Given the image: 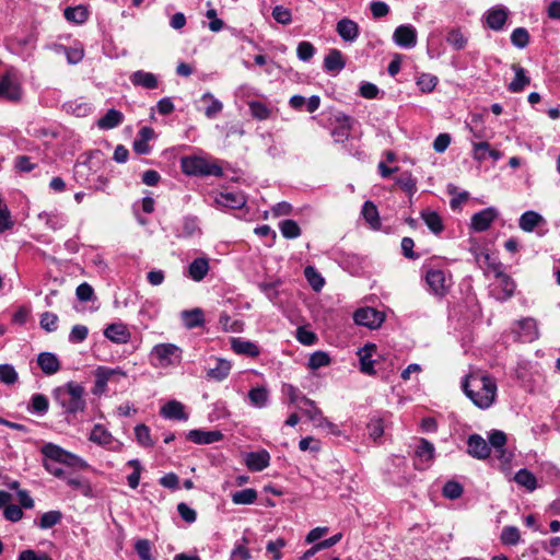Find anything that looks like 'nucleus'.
I'll list each match as a JSON object with an SVG mask.
<instances>
[{"label":"nucleus","instance_id":"obj_1","mask_svg":"<svg viewBox=\"0 0 560 560\" xmlns=\"http://www.w3.org/2000/svg\"><path fill=\"white\" fill-rule=\"evenodd\" d=\"M467 397L479 408H489L497 396L495 381L489 375L472 373L463 383Z\"/></svg>","mask_w":560,"mask_h":560},{"label":"nucleus","instance_id":"obj_2","mask_svg":"<svg viewBox=\"0 0 560 560\" xmlns=\"http://www.w3.org/2000/svg\"><path fill=\"white\" fill-rule=\"evenodd\" d=\"M42 454L45 456L43 462L44 468L52 476L63 480H66L68 475L61 467L57 466L56 463L65 464L70 467H79L82 469L89 467L84 459L54 443H46L42 447Z\"/></svg>","mask_w":560,"mask_h":560},{"label":"nucleus","instance_id":"obj_3","mask_svg":"<svg viewBox=\"0 0 560 560\" xmlns=\"http://www.w3.org/2000/svg\"><path fill=\"white\" fill-rule=\"evenodd\" d=\"M84 387L75 382H68L54 389L52 397L66 415H77L86 407Z\"/></svg>","mask_w":560,"mask_h":560},{"label":"nucleus","instance_id":"obj_4","mask_svg":"<svg viewBox=\"0 0 560 560\" xmlns=\"http://www.w3.org/2000/svg\"><path fill=\"white\" fill-rule=\"evenodd\" d=\"M180 167L184 174L189 176H215L223 175L222 167L217 160L205 156H183L180 159Z\"/></svg>","mask_w":560,"mask_h":560},{"label":"nucleus","instance_id":"obj_5","mask_svg":"<svg viewBox=\"0 0 560 560\" xmlns=\"http://www.w3.org/2000/svg\"><path fill=\"white\" fill-rule=\"evenodd\" d=\"M182 360V349L174 343L155 345L150 352L151 364L166 369L176 365Z\"/></svg>","mask_w":560,"mask_h":560},{"label":"nucleus","instance_id":"obj_6","mask_svg":"<svg viewBox=\"0 0 560 560\" xmlns=\"http://www.w3.org/2000/svg\"><path fill=\"white\" fill-rule=\"evenodd\" d=\"M0 97L11 102L22 98L21 80L13 67H9L0 78Z\"/></svg>","mask_w":560,"mask_h":560},{"label":"nucleus","instance_id":"obj_7","mask_svg":"<svg viewBox=\"0 0 560 560\" xmlns=\"http://www.w3.org/2000/svg\"><path fill=\"white\" fill-rule=\"evenodd\" d=\"M495 281L490 285L491 295L501 302L511 299L515 292L516 284L513 279L501 270L500 266L493 268Z\"/></svg>","mask_w":560,"mask_h":560},{"label":"nucleus","instance_id":"obj_8","mask_svg":"<svg viewBox=\"0 0 560 560\" xmlns=\"http://www.w3.org/2000/svg\"><path fill=\"white\" fill-rule=\"evenodd\" d=\"M425 282L432 293L442 296L451 287V277L443 269L428 267L425 269Z\"/></svg>","mask_w":560,"mask_h":560},{"label":"nucleus","instance_id":"obj_9","mask_svg":"<svg viewBox=\"0 0 560 560\" xmlns=\"http://www.w3.org/2000/svg\"><path fill=\"white\" fill-rule=\"evenodd\" d=\"M511 332L514 335V340L521 342H533L539 337L537 323L530 317L515 322Z\"/></svg>","mask_w":560,"mask_h":560},{"label":"nucleus","instance_id":"obj_10","mask_svg":"<svg viewBox=\"0 0 560 560\" xmlns=\"http://www.w3.org/2000/svg\"><path fill=\"white\" fill-rule=\"evenodd\" d=\"M384 314L373 307L359 308L353 315L355 324L370 329L378 328L384 322Z\"/></svg>","mask_w":560,"mask_h":560},{"label":"nucleus","instance_id":"obj_11","mask_svg":"<svg viewBox=\"0 0 560 560\" xmlns=\"http://www.w3.org/2000/svg\"><path fill=\"white\" fill-rule=\"evenodd\" d=\"M434 445L425 439H420L415 452V467L419 470L428 469L434 459Z\"/></svg>","mask_w":560,"mask_h":560},{"label":"nucleus","instance_id":"obj_12","mask_svg":"<svg viewBox=\"0 0 560 560\" xmlns=\"http://www.w3.org/2000/svg\"><path fill=\"white\" fill-rule=\"evenodd\" d=\"M394 43L402 48H413L417 45V31L410 25H399L393 34Z\"/></svg>","mask_w":560,"mask_h":560},{"label":"nucleus","instance_id":"obj_13","mask_svg":"<svg viewBox=\"0 0 560 560\" xmlns=\"http://www.w3.org/2000/svg\"><path fill=\"white\" fill-rule=\"evenodd\" d=\"M497 217L498 211L495 208H486L471 217L470 226L476 232L487 231L491 226Z\"/></svg>","mask_w":560,"mask_h":560},{"label":"nucleus","instance_id":"obj_14","mask_svg":"<svg viewBox=\"0 0 560 560\" xmlns=\"http://www.w3.org/2000/svg\"><path fill=\"white\" fill-rule=\"evenodd\" d=\"M468 454L477 459H486L491 453V447L479 434H471L467 440Z\"/></svg>","mask_w":560,"mask_h":560},{"label":"nucleus","instance_id":"obj_15","mask_svg":"<svg viewBox=\"0 0 560 560\" xmlns=\"http://www.w3.org/2000/svg\"><path fill=\"white\" fill-rule=\"evenodd\" d=\"M509 10L503 5L489 9L486 13L487 25L493 31H501L508 20Z\"/></svg>","mask_w":560,"mask_h":560},{"label":"nucleus","instance_id":"obj_16","mask_svg":"<svg viewBox=\"0 0 560 560\" xmlns=\"http://www.w3.org/2000/svg\"><path fill=\"white\" fill-rule=\"evenodd\" d=\"M187 439L195 444H212L223 439V434L219 430L206 431L201 429H194L187 433Z\"/></svg>","mask_w":560,"mask_h":560},{"label":"nucleus","instance_id":"obj_17","mask_svg":"<svg viewBox=\"0 0 560 560\" xmlns=\"http://www.w3.org/2000/svg\"><path fill=\"white\" fill-rule=\"evenodd\" d=\"M270 464V455L266 450L249 452L245 455V465L252 471H261Z\"/></svg>","mask_w":560,"mask_h":560},{"label":"nucleus","instance_id":"obj_18","mask_svg":"<svg viewBox=\"0 0 560 560\" xmlns=\"http://www.w3.org/2000/svg\"><path fill=\"white\" fill-rule=\"evenodd\" d=\"M375 352L376 346L373 343H368L358 350L360 371L362 373L368 375H374L376 373L374 370V360H372V357Z\"/></svg>","mask_w":560,"mask_h":560},{"label":"nucleus","instance_id":"obj_19","mask_svg":"<svg viewBox=\"0 0 560 560\" xmlns=\"http://www.w3.org/2000/svg\"><path fill=\"white\" fill-rule=\"evenodd\" d=\"M336 32L345 40L353 43L359 37V25L351 19L343 18L337 22Z\"/></svg>","mask_w":560,"mask_h":560},{"label":"nucleus","instance_id":"obj_20","mask_svg":"<svg viewBox=\"0 0 560 560\" xmlns=\"http://www.w3.org/2000/svg\"><path fill=\"white\" fill-rule=\"evenodd\" d=\"M116 375L122 376V377L126 376L125 372H122L119 369H109V368L100 366L95 373L96 380H95L94 393L95 394L103 393L106 388L107 383L109 381H112L114 378V376H116Z\"/></svg>","mask_w":560,"mask_h":560},{"label":"nucleus","instance_id":"obj_21","mask_svg":"<svg viewBox=\"0 0 560 560\" xmlns=\"http://www.w3.org/2000/svg\"><path fill=\"white\" fill-rule=\"evenodd\" d=\"M546 220L538 212L529 210L524 212L518 220V226L522 231L530 233L536 228L545 224Z\"/></svg>","mask_w":560,"mask_h":560},{"label":"nucleus","instance_id":"obj_22","mask_svg":"<svg viewBox=\"0 0 560 560\" xmlns=\"http://www.w3.org/2000/svg\"><path fill=\"white\" fill-rule=\"evenodd\" d=\"M130 82L135 86H141L148 90H154L159 85V80L156 75L143 70H138L131 73Z\"/></svg>","mask_w":560,"mask_h":560},{"label":"nucleus","instance_id":"obj_23","mask_svg":"<svg viewBox=\"0 0 560 560\" xmlns=\"http://www.w3.org/2000/svg\"><path fill=\"white\" fill-rule=\"evenodd\" d=\"M299 409L313 422L315 427L322 421L324 415L322 410L310 398L302 396L299 402Z\"/></svg>","mask_w":560,"mask_h":560},{"label":"nucleus","instance_id":"obj_24","mask_svg":"<svg viewBox=\"0 0 560 560\" xmlns=\"http://www.w3.org/2000/svg\"><path fill=\"white\" fill-rule=\"evenodd\" d=\"M161 415L166 419L187 420L188 415L185 412V406L177 400H170L161 408Z\"/></svg>","mask_w":560,"mask_h":560},{"label":"nucleus","instance_id":"obj_25","mask_svg":"<svg viewBox=\"0 0 560 560\" xmlns=\"http://www.w3.org/2000/svg\"><path fill=\"white\" fill-rule=\"evenodd\" d=\"M104 336L113 342L126 343L130 334L124 324H110L104 330Z\"/></svg>","mask_w":560,"mask_h":560},{"label":"nucleus","instance_id":"obj_26","mask_svg":"<svg viewBox=\"0 0 560 560\" xmlns=\"http://www.w3.org/2000/svg\"><path fill=\"white\" fill-rule=\"evenodd\" d=\"M215 202L221 207L240 209L246 203V199L242 192H221Z\"/></svg>","mask_w":560,"mask_h":560},{"label":"nucleus","instance_id":"obj_27","mask_svg":"<svg viewBox=\"0 0 560 560\" xmlns=\"http://www.w3.org/2000/svg\"><path fill=\"white\" fill-rule=\"evenodd\" d=\"M231 347L235 353L252 358L258 357L260 353L259 347L256 343L242 338H233L231 340Z\"/></svg>","mask_w":560,"mask_h":560},{"label":"nucleus","instance_id":"obj_28","mask_svg":"<svg viewBox=\"0 0 560 560\" xmlns=\"http://www.w3.org/2000/svg\"><path fill=\"white\" fill-rule=\"evenodd\" d=\"M37 363L42 371L47 375L55 374L60 369L58 358L50 352H42L38 354Z\"/></svg>","mask_w":560,"mask_h":560},{"label":"nucleus","instance_id":"obj_29","mask_svg":"<svg viewBox=\"0 0 560 560\" xmlns=\"http://www.w3.org/2000/svg\"><path fill=\"white\" fill-rule=\"evenodd\" d=\"M231 362L225 359H215L213 368H210L207 372V376L217 382L225 380L231 372Z\"/></svg>","mask_w":560,"mask_h":560},{"label":"nucleus","instance_id":"obj_30","mask_svg":"<svg viewBox=\"0 0 560 560\" xmlns=\"http://www.w3.org/2000/svg\"><path fill=\"white\" fill-rule=\"evenodd\" d=\"M209 268L208 259L199 257L190 262L188 275L194 281H201L207 276Z\"/></svg>","mask_w":560,"mask_h":560},{"label":"nucleus","instance_id":"obj_31","mask_svg":"<svg viewBox=\"0 0 560 560\" xmlns=\"http://www.w3.org/2000/svg\"><path fill=\"white\" fill-rule=\"evenodd\" d=\"M124 120V115L117 109H108L107 113L97 120V127L103 130H109L119 126Z\"/></svg>","mask_w":560,"mask_h":560},{"label":"nucleus","instance_id":"obj_32","mask_svg":"<svg viewBox=\"0 0 560 560\" xmlns=\"http://www.w3.org/2000/svg\"><path fill=\"white\" fill-rule=\"evenodd\" d=\"M421 218L432 233L438 235L443 232V220L438 212L430 209H425L421 212Z\"/></svg>","mask_w":560,"mask_h":560},{"label":"nucleus","instance_id":"obj_33","mask_svg":"<svg viewBox=\"0 0 560 560\" xmlns=\"http://www.w3.org/2000/svg\"><path fill=\"white\" fill-rule=\"evenodd\" d=\"M345 66L342 54L338 49H331L324 59V68L327 72H340Z\"/></svg>","mask_w":560,"mask_h":560},{"label":"nucleus","instance_id":"obj_34","mask_svg":"<svg viewBox=\"0 0 560 560\" xmlns=\"http://www.w3.org/2000/svg\"><path fill=\"white\" fill-rule=\"evenodd\" d=\"M512 69L515 72V77L510 82L508 90L512 93L522 92L524 88L530 83V79L526 75L525 70L522 67L513 65Z\"/></svg>","mask_w":560,"mask_h":560},{"label":"nucleus","instance_id":"obj_35","mask_svg":"<svg viewBox=\"0 0 560 560\" xmlns=\"http://www.w3.org/2000/svg\"><path fill=\"white\" fill-rule=\"evenodd\" d=\"M361 214L366 223L373 229L378 230L381 228V220L377 207L372 201H365Z\"/></svg>","mask_w":560,"mask_h":560},{"label":"nucleus","instance_id":"obj_36","mask_svg":"<svg viewBox=\"0 0 560 560\" xmlns=\"http://www.w3.org/2000/svg\"><path fill=\"white\" fill-rule=\"evenodd\" d=\"M248 399L252 406L264 408L268 404L269 393L264 386L254 387L248 392Z\"/></svg>","mask_w":560,"mask_h":560},{"label":"nucleus","instance_id":"obj_37","mask_svg":"<svg viewBox=\"0 0 560 560\" xmlns=\"http://www.w3.org/2000/svg\"><path fill=\"white\" fill-rule=\"evenodd\" d=\"M182 319L187 328H196L203 325V312L200 308L182 312Z\"/></svg>","mask_w":560,"mask_h":560},{"label":"nucleus","instance_id":"obj_38","mask_svg":"<svg viewBox=\"0 0 560 560\" xmlns=\"http://www.w3.org/2000/svg\"><path fill=\"white\" fill-rule=\"evenodd\" d=\"M257 500V491L253 488L243 489L232 493V502L236 505H249Z\"/></svg>","mask_w":560,"mask_h":560},{"label":"nucleus","instance_id":"obj_39","mask_svg":"<svg viewBox=\"0 0 560 560\" xmlns=\"http://www.w3.org/2000/svg\"><path fill=\"white\" fill-rule=\"evenodd\" d=\"M514 480L517 485L526 488L528 491H534L537 488V479L533 472L527 469L518 470Z\"/></svg>","mask_w":560,"mask_h":560},{"label":"nucleus","instance_id":"obj_40","mask_svg":"<svg viewBox=\"0 0 560 560\" xmlns=\"http://www.w3.org/2000/svg\"><path fill=\"white\" fill-rule=\"evenodd\" d=\"M304 276L314 291L319 292L324 288L325 279L313 266L305 267Z\"/></svg>","mask_w":560,"mask_h":560},{"label":"nucleus","instance_id":"obj_41","mask_svg":"<svg viewBox=\"0 0 560 560\" xmlns=\"http://www.w3.org/2000/svg\"><path fill=\"white\" fill-rule=\"evenodd\" d=\"M66 20L70 22H74L77 24H82L88 20L89 12L85 7L78 5L74 8H67L63 12Z\"/></svg>","mask_w":560,"mask_h":560},{"label":"nucleus","instance_id":"obj_42","mask_svg":"<svg viewBox=\"0 0 560 560\" xmlns=\"http://www.w3.org/2000/svg\"><path fill=\"white\" fill-rule=\"evenodd\" d=\"M200 232L198 220L195 217H186L182 222V228L178 231L179 237H191Z\"/></svg>","mask_w":560,"mask_h":560},{"label":"nucleus","instance_id":"obj_43","mask_svg":"<svg viewBox=\"0 0 560 560\" xmlns=\"http://www.w3.org/2000/svg\"><path fill=\"white\" fill-rule=\"evenodd\" d=\"M90 440L100 445H109L113 442V436L103 425L95 424L91 431Z\"/></svg>","mask_w":560,"mask_h":560},{"label":"nucleus","instance_id":"obj_44","mask_svg":"<svg viewBox=\"0 0 560 560\" xmlns=\"http://www.w3.org/2000/svg\"><path fill=\"white\" fill-rule=\"evenodd\" d=\"M49 407L48 398L43 394H34L31 398L28 410L32 413L44 415Z\"/></svg>","mask_w":560,"mask_h":560},{"label":"nucleus","instance_id":"obj_45","mask_svg":"<svg viewBox=\"0 0 560 560\" xmlns=\"http://www.w3.org/2000/svg\"><path fill=\"white\" fill-rule=\"evenodd\" d=\"M61 520L62 513L60 511H49L40 516L37 525L42 529H49L60 523Z\"/></svg>","mask_w":560,"mask_h":560},{"label":"nucleus","instance_id":"obj_46","mask_svg":"<svg viewBox=\"0 0 560 560\" xmlns=\"http://www.w3.org/2000/svg\"><path fill=\"white\" fill-rule=\"evenodd\" d=\"M279 229L283 237L293 240L301 235L299 224L293 220H283L279 223Z\"/></svg>","mask_w":560,"mask_h":560},{"label":"nucleus","instance_id":"obj_47","mask_svg":"<svg viewBox=\"0 0 560 560\" xmlns=\"http://www.w3.org/2000/svg\"><path fill=\"white\" fill-rule=\"evenodd\" d=\"M521 538L520 530L515 526H505L502 532L500 539L503 545L515 546L518 544Z\"/></svg>","mask_w":560,"mask_h":560},{"label":"nucleus","instance_id":"obj_48","mask_svg":"<svg viewBox=\"0 0 560 560\" xmlns=\"http://www.w3.org/2000/svg\"><path fill=\"white\" fill-rule=\"evenodd\" d=\"M202 100L203 101H206V100L210 101L209 106L205 110V115L209 119H213L214 117H217V115H219L222 112V109H223L222 102L217 100L212 94H210V93L203 94L202 95Z\"/></svg>","mask_w":560,"mask_h":560},{"label":"nucleus","instance_id":"obj_49","mask_svg":"<svg viewBox=\"0 0 560 560\" xmlns=\"http://www.w3.org/2000/svg\"><path fill=\"white\" fill-rule=\"evenodd\" d=\"M396 184L409 195H412L417 190V180L408 172L401 173L396 178Z\"/></svg>","mask_w":560,"mask_h":560},{"label":"nucleus","instance_id":"obj_50","mask_svg":"<svg viewBox=\"0 0 560 560\" xmlns=\"http://www.w3.org/2000/svg\"><path fill=\"white\" fill-rule=\"evenodd\" d=\"M351 128V118L345 117L340 125L332 131V137L336 142H343L348 139Z\"/></svg>","mask_w":560,"mask_h":560},{"label":"nucleus","instance_id":"obj_51","mask_svg":"<svg viewBox=\"0 0 560 560\" xmlns=\"http://www.w3.org/2000/svg\"><path fill=\"white\" fill-rule=\"evenodd\" d=\"M66 482L71 488L79 490L85 497H90L92 493V488H91L90 483L84 479H81L79 477H72V476L68 475V477L66 478Z\"/></svg>","mask_w":560,"mask_h":560},{"label":"nucleus","instance_id":"obj_52","mask_svg":"<svg viewBox=\"0 0 560 560\" xmlns=\"http://www.w3.org/2000/svg\"><path fill=\"white\" fill-rule=\"evenodd\" d=\"M330 363L329 355L324 351L314 352L308 360V368L311 370H317L327 366Z\"/></svg>","mask_w":560,"mask_h":560},{"label":"nucleus","instance_id":"obj_53","mask_svg":"<svg viewBox=\"0 0 560 560\" xmlns=\"http://www.w3.org/2000/svg\"><path fill=\"white\" fill-rule=\"evenodd\" d=\"M248 107L253 117L265 120L270 116V109L261 102L253 101L248 103Z\"/></svg>","mask_w":560,"mask_h":560},{"label":"nucleus","instance_id":"obj_54","mask_svg":"<svg viewBox=\"0 0 560 560\" xmlns=\"http://www.w3.org/2000/svg\"><path fill=\"white\" fill-rule=\"evenodd\" d=\"M127 465L133 468V471L127 477L128 486L136 489L140 482L142 470L141 464L138 459H130Z\"/></svg>","mask_w":560,"mask_h":560},{"label":"nucleus","instance_id":"obj_55","mask_svg":"<svg viewBox=\"0 0 560 560\" xmlns=\"http://www.w3.org/2000/svg\"><path fill=\"white\" fill-rule=\"evenodd\" d=\"M135 549L141 560H155L152 555L151 542L148 539H139L135 544Z\"/></svg>","mask_w":560,"mask_h":560},{"label":"nucleus","instance_id":"obj_56","mask_svg":"<svg viewBox=\"0 0 560 560\" xmlns=\"http://www.w3.org/2000/svg\"><path fill=\"white\" fill-rule=\"evenodd\" d=\"M511 42L517 48H525L529 42V34L524 27H517L511 34Z\"/></svg>","mask_w":560,"mask_h":560},{"label":"nucleus","instance_id":"obj_57","mask_svg":"<svg viewBox=\"0 0 560 560\" xmlns=\"http://www.w3.org/2000/svg\"><path fill=\"white\" fill-rule=\"evenodd\" d=\"M446 42L456 50L465 48L467 38L458 30H452L447 36Z\"/></svg>","mask_w":560,"mask_h":560},{"label":"nucleus","instance_id":"obj_58","mask_svg":"<svg viewBox=\"0 0 560 560\" xmlns=\"http://www.w3.org/2000/svg\"><path fill=\"white\" fill-rule=\"evenodd\" d=\"M368 432L371 439L377 441L384 434V423L381 418H372L368 423Z\"/></svg>","mask_w":560,"mask_h":560},{"label":"nucleus","instance_id":"obj_59","mask_svg":"<svg viewBox=\"0 0 560 560\" xmlns=\"http://www.w3.org/2000/svg\"><path fill=\"white\" fill-rule=\"evenodd\" d=\"M18 381V373L10 364H0V382L11 385Z\"/></svg>","mask_w":560,"mask_h":560},{"label":"nucleus","instance_id":"obj_60","mask_svg":"<svg viewBox=\"0 0 560 560\" xmlns=\"http://www.w3.org/2000/svg\"><path fill=\"white\" fill-rule=\"evenodd\" d=\"M463 491L462 485L456 481H447L443 487V495L451 500L458 499Z\"/></svg>","mask_w":560,"mask_h":560},{"label":"nucleus","instance_id":"obj_61","mask_svg":"<svg viewBox=\"0 0 560 560\" xmlns=\"http://www.w3.org/2000/svg\"><path fill=\"white\" fill-rule=\"evenodd\" d=\"M272 18L280 24L287 25L292 21L291 11L283 5H276L272 9Z\"/></svg>","mask_w":560,"mask_h":560},{"label":"nucleus","instance_id":"obj_62","mask_svg":"<svg viewBox=\"0 0 560 560\" xmlns=\"http://www.w3.org/2000/svg\"><path fill=\"white\" fill-rule=\"evenodd\" d=\"M296 55H298L300 60L308 61L315 55V47L310 42H305V40L301 42L298 45Z\"/></svg>","mask_w":560,"mask_h":560},{"label":"nucleus","instance_id":"obj_63","mask_svg":"<svg viewBox=\"0 0 560 560\" xmlns=\"http://www.w3.org/2000/svg\"><path fill=\"white\" fill-rule=\"evenodd\" d=\"M58 316L50 312H45L40 316V327L48 332H52L57 329Z\"/></svg>","mask_w":560,"mask_h":560},{"label":"nucleus","instance_id":"obj_64","mask_svg":"<svg viewBox=\"0 0 560 560\" xmlns=\"http://www.w3.org/2000/svg\"><path fill=\"white\" fill-rule=\"evenodd\" d=\"M285 546L283 538L270 540L267 542L266 550L271 555L272 560H280L282 557L281 549Z\"/></svg>","mask_w":560,"mask_h":560}]
</instances>
